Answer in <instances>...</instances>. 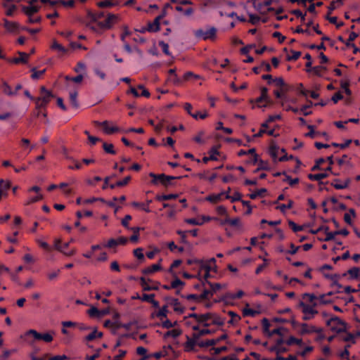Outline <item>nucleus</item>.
Wrapping results in <instances>:
<instances>
[{"mask_svg":"<svg viewBox=\"0 0 360 360\" xmlns=\"http://www.w3.org/2000/svg\"><path fill=\"white\" fill-rule=\"evenodd\" d=\"M117 16L112 13H108L107 18L103 21H98L96 25L89 22L86 26L94 32L101 34L104 30H110L115 22Z\"/></svg>","mask_w":360,"mask_h":360,"instance_id":"f257e3e1","label":"nucleus"},{"mask_svg":"<svg viewBox=\"0 0 360 360\" xmlns=\"http://www.w3.org/2000/svg\"><path fill=\"white\" fill-rule=\"evenodd\" d=\"M149 176L152 178L151 184L153 185H158V184H161L165 187H168L169 186L172 185V181L174 179H179L182 178L181 176H167L165 174H156L153 172L149 173Z\"/></svg>","mask_w":360,"mask_h":360,"instance_id":"f03ea898","label":"nucleus"},{"mask_svg":"<svg viewBox=\"0 0 360 360\" xmlns=\"http://www.w3.org/2000/svg\"><path fill=\"white\" fill-rule=\"evenodd\" d=\"M40 94L41 96L36 98L35 101L36 108L37 110L45 108L50 102L51 98L53 97V94L51 91L47 90L45 86L40 88Z\"/></svg>","mask_w":360,"mask_h":360,"instance_id":"7ed1b4c3","label":"nucleus"},{"mask_svg":"<svg viewBox=\"0 0 360 360\" xmlns=\"http://www.w3.org/2000/svg\"><path fill=\"white\" fill-rule=\"evenodd\" d=\"M327 326H330L331 330L337 333L346 331L345 323L337 316L328 319L326 322Z\"/></svg>","mask_w":360,"mask_h":360,"instance_id":"20e7f679","label":"nucleus"},{"mask_svg":"<svg viewBox=\"0 0 360 360\" xmlns=\"http://www.w3.org/2000/svg\"><path fill=\"white\" fill-rule=\"evenodd\" d=\"M217 29L214 27H210L209 29L204 30L199 29L195 31L194 34L195 37L202 39L204 40H214L216 38Z\"/></svg>","mask_w":360,"mask_h":360,"instance_id":"39448f33","label":"nucleus"},{"mask_svg":"<svg viewBox=\"0 0 360 360\" xmlns=\"http://www.w3.org/2000/svg\"><path fill=\"white\" fill-rule=\"evenodd\" d=\"M279 153V147L276 144H271L269 147V153L270 156L272 158L274 162H285L288 160V155L287 153H283L282 156L278 158V155Z\"/></svg>","mask_w":360,"mask_h":360,"instance_id":"423d86ee","label":"nucleus"},{"mask_svg":"<svg viewBox=\"0 0 360 360\" xmlns=\"http://www.w3.org/2000/svg\"><path fill=\"white\" fill-rule=\"evenodd\" d=\"M300 333L301 335L310 334V333H320L323 331L322 328H316L314 326H309L307 323H302L300 324Z\"/></svg>","mask_w":360,"mask_h":360,"instance_id":"0eeeda50","label":"nucleus"},{"mask_svg":"<svg viewBox=\"0 0 360 360\" xmlns=\"http://www.w3.org/2000/svg\"><path fill=\"white\" fill-rule=\"evenodd\" d=\"M227 338H228V335L225 333V334L221 335V336H219L217 338L200 342L199 347L201 348H205V347H208L210 346H214V345H217L218 342H219L220 341L225 340Z\"/></svg>","mask_w":360,"mask_h":360,"instance_id":"6e6552de","label":"nucleus"},{"mask_svg":"<svg viewBox=\"0 0 360 360\" xmlns=\"http://www.w3.org/2000/svg\"><path fill=\"white\" fill-rule=\"evenodd\" d=\"M110 313L109 309H104L102 310L98 309L96 307H91L89 311L88 314L91 317H97L101 318L105 315H107Z\"/></svg>","mask_w":360,"mask_h":360,"instance_id":"1a4fd4ad","label":"nucleus"},{"mask_svg":"<svg viewBox=\"0 0 360 360\" xmlns=\"http://www.w3.org/2000/svg\"><path fill=\"white\" fill-rule=\"evenodd\" d=\"M165 12L164 11L161 15L157 16L153 22L148 23V31L150 32H155L160 30V21L164 18Z\"/></svg>","mask_w":360,"mask_h":360,"instance_id":"9d476101","label":"nucleus"},{"mask_svg":"<svg viewBox=\"0 0 360 360\" xmlns=\"http://www.w3.org/2000/svg\"><path fill=\"white\" fill-rule=\"evenodd\" d=\"M94 123L98 126H103L104 132L108 134H111L120 131V129L117 127H109L108 121H104L103 122L95 121Z\"/></svg>","mask_w":360,"mask_h":360,"instance_id":"9b49d317","label":"nucleus"},{"mask_svg":"<svg viewBox=\"0 0 360 360\" xmlns=\"http://www.w3.org/2000/svg\"><path fill=\"white\" fill-rule=\"evenodd\" d=\"M299 307L302 309L304 314H311V316H314V314H318V311L314 309V307L313 305L307 304L302 301L300 302Z\"/></svg>","mask_w":360,"mask_h":360,"instance_id":"f8f14e48","label":"nucleus"},{"mask_svg":"<svg viewBox=\"0 0 360 360\" xmlns=\"http://www.w3.org/2000/svg\"><path fill=\"white\" fill-rule=\"evenodd\" d=\"M140 284L144 291H150V290H157L159 288V283H157L154 285H148L147 283V280L144 277L140 278Z\"/></svg>","mask_w":360,"mask_h":360,"instance_id":"ddd939ff","label":"nucleus"},{"mask_svg":"<svg viewBox=\"0 0 360 360\" xmlns=\"http://www.w3.org/2000/svg\"><path fill=\"white\" fill-rule=\"evenodd\" d=\"M212 316V313L208 312L203 314H199V320L198 323L202 324L204 327H208L210 326L211 318Z\"/></svg>","mask_w":360,"mask_h":360,"instance_id":"4468645a","label":"nucleus"},{"mask_svg":"<svg viewBox=\"0 0 360 360\" xmlns=\"http://www.w3.org/2000/svg\"><path fill=\"white\" fill-rule=\"evenodd\" d=\"M347 274L349 275L350 279H357L360 276V269L356 266H354L349 269L347 272H345L342 276H346Z\"/></svg>","mask_w":360,"mask_h":360,"instance_id":"2eb2a0df","label":"nucleus"},{"mask_svg":"<svg viewBox=\"0 0 360 360\" xmlns=\"http://www.w3.org/2000/svg\"><path fill=\"white\" fill-rule=\"evenodd\" d=\"M225 192H221L218 194H211L205 198V200L211 203H217L221 200L222 196L225 195Z\"/></svg>","mask_w":360,"mask_h":360,"instance_id":"dca6fc26","label":"nucleus"},{"mask_svg":"<svg viewBox=\"0 0 360 360\" xmlns=\"http://www.w3.org/2000/svg\"><path fill=\"white\" fill-rule=\"evenodd\" d=\"M4 25L9 32H15L19 28V25L17 22L9 21L7 19L4 20Z\"/></svg>","mask_w":360,"mask_h":360,"instance_id":"f3484780","label":"nucleus"},{"mask_svg":"<svg viewBox=\"0 0 360 360\" xmlns=\"http://www.w3.org/2000/svg\"><path fill=\"white\" fill-rule=\"evenodd\" d=\"M186 339L187 340L184 344V351L186 352L195 351V347L198 345V344L191 340L188 335H186Z\"/></svg>","mask_w":360,"mask_h":360,"instance_id":"a211bd4d","label":"nucleus"},{"mask_svg":"<svg viewBox=\"0 0 360 360\" xmlns=\"http://www.w3.org/2000/svg\"><path fill=\"white\" fill-rule=\"evenodd\" d=\"M20 57L13 58L10 62L18 64V63H27L29 55L24 52H19Z\"/></svg>","mask_w":360,"mask_h":360,"instance_id":"6ab92c4d","label":"nucleus"},{"mask_svg":"<svg viewBox=\"0 0 360 360\" xmlns=\"http://www.w3.org/2000/svg\"><path fill=\"white\" fill-rule=\"evenodd\" d=\"M328 176V172H323L319 174H309L307 177L311 181H319L320 184H322L323 182L320 181L321 179H325Z\"/></svg>","mask_w":360,"mask_h":360,"instance_id":"aec40b11","label":"nucleus"},{"mask_svg":"<svg viewBox=\"0 0 360 360\" xmlns=\"http://www.w3.org/2000/svg\"><path fill=\"white\" fill-rule=\"evenodd\" d=\"M162 267L160 264H154L150 266H148L142 269L141 272L143 274H150L161 270Z\"/></svg>","mask_w":360,"mask_h":360,"instance_id":"412c9836","label":"nucleus"},{"mask_svg":"<svg viewBox=\"0 0 360 360\" xmlns=\"http://www.w3.org/2000/svg\"><path fill=\"white\" fill-rule=\"evenodd\" d=\"M171 305L174 307V311L178 314H183L184 312V308L181 306V304L178 299L176 298H171L170 299Z\"/></svg>","mask_w":360,"mask_h":360,"instance_id":"4be33fe9","label":"nucleus"},{"mask_svg":"<svg viewBox=\"0 0 360 360\" xmlns=\"http://www.w3.org/2000/svg\"><path fill=\"white\" fill-rule=\"evenodd\" d=\"M339 181L340 179H334V182L331 183V186L337 190H342L348 187L350 183V179H347L344 184H338Z\"/></svg>","mask_w":360,"mask_h":360,"instance_id":"5701e85b","label":"nucleus"},{"mask_svg":"<svg viewBox=\"0 0 360 360\" xmlns=\"http://www.w3.org/2000/svg\"><path fill=\"white\" fill-rule=\"evenodd\" d=\"M39 11V7L37 6H22V11L28 16H32L33 14L37 13Z\"/></svg>","mask_w":360,"mask_h":360,"instance_id":"b1692460","label":"nucleus"},{"mask_svg":"<svg viewBox=\"0 0 360 360\" xmlns=\"http://www.w3.org/2000/svg\"><path fill=\"white\" fill-rule=\"evenodd\" d=\"M11 186V183L10 181H4V179L0 180V189L2 190V193L4 196H6L8 194V191L10 189Z\"/></svg>","mask_w":360,"mask_h":360,"instance_id":"393cba45","label":"nucleus"},{"mask_svg":"<svg viewBox=\"0 0 360 360\" xmlns=\"http://www.w3.org/2000/svg\"><path fill=\"white\" fill-rule=\"evenodd\" d=\"M103 337V333L97 331L96 329H94L91 333H89L88 335H86L84 338L85 341L90 342L96 338H101Z\"/></svg>","mask_w":360,"mask_h":360,"instance_id":"a878e982","label":"nucleus"},{"mask_svg":"<svg viewBox=\"0 0 360 360\" xmlns=\"http://www.w3.org/2000/svg\"><path fill=\"white\" fill-rule=\"evenodd\" d=\"M88 16L91 19L92 22H98L99 19L105 17V13L103 11H100L94 13L91 11H89Z\"/></svg>","mask_w":360,"mask_h":360,"instance_id":"bb28decb","label":"nucleus"},{"mask_svg":"<svg viewBox=\"0 0 360 360\" xmlns=\"http://www.w3.org/2000/svg\"><path fill=\"white\" fill-rule=\"evenodd\" d=\"M244 295V292L243 290H239L236 294H233L231 292H227L224 295L225 300H236L241 298Z\"/></svg>","mask_w":360,"mask_h":360,"instance_id":"cd10ccee","label":"nucleus"},{"mask_svg":"<svg viewBox=\"0 0 360 360\" xmlns=\"http://www.w3.org/2000/svg\"><path fill=\"white\" fill-rule=\"evenodd\" d=\"M178 196H179L178 194H173V193L167 194V195L163 194V195H156L155 199L158 201H163V200H169L176 199L178 198Z\"/></svg>","mask_w":360,"mask_h":360,"instance_id":"c85d7f7f","label":"nucleus"},{"mask_svg":"<svg viewBox=\"0 0 360 360\" xmlns=\"http://www.w3.org/2000/svg\"><path fill=\"white\" fill-rule=\"evenodd\" d=\"M182 331L179 329H173L171 330H168L164 335V338L167 339L169 337H172L174 338H176L181 334Z\"/></svg>","mask_w":360,"mask_h":360,"instance_id":"c756f323","label":"nucleus"},{"mask_svg":"<svg viewBox=\"0 0 360 360\" xmlns=\"http://www.w3.org/2000/svg\"><path fill=\"white\" fill-rule=\"evenodd\" d=\"M210 324L217 325L219 326H222L224 324V321L220 316L217 315L216 314L212 313V316L210 320Z\"/></svg>","mask_w":360,"mask_h":360,"instance_id":"7c9ffc66","label":"nucleus"},{"mask_svg":"<svg viewBox=\"0 0 360 360\" xmlns=\"http://www.w3.org/2000/svg\"><path fill=\"white\" fill-rule=\"evenodd\" d=\"M302 298L303 299L307 298L308 301L311 304V305H313L314 307L317 306V303L315 301L318 299V297H316L314 294H310V293H307V292L304 293L302 295Z\"/></svg>","mask_w":360,"mask_h":360,"instance_id":"2f4dec72","label":"nucleus"},{"mask_svg":"<svg viewBox=\"0 0 360 360\" xmlns=\"http://www.w3.org/2000/svg\"><path fill=\"white\" fill-rule=\"evenodd\" d=\"M285 343L290 346V345H292L294 344H296L300 347H302L303 345V342H302V339H298V338H295L294 336H290L286 341H285Z\"/></svg>","mask_w":360,"mask_h":360,"instance_id":"473e14b6","label":"nucleus"},{"mask_svg":"<svg viewBox=\"0 0 360 360\" xmlns=\"http://www.w3.org/2000/svg\"><path fill=\"white\" fill-rule=\"evenodd\" d=\"M77 95L78 94L77 91H72L70 93V102L75 108H78L79 107V103L77 100Z\"/></svg>","mask_w":360,"mask_h":360,"instance_id":"72a5a7b5","label":"nucleus"},{"mask_svg":"<svg viewBox=\"0 0 360 360\" xmlns=\"http://www.w3.org/2000/svg\"><path fill=\"white\" fill-rule=\"evenodd\" d=\"M2 91L3 92L8 96H15L16 95V92L12 91L11 86L6 82H3L2 84Z\"/></svg>","mask_w":360,"mask_h":360,"instance_id":"f704fd0d","label":"nucleus"},{"mask_svg":"<svg viewBox=\"0 0 360 360\" xmlns=\"http://www.w3.org/2000/svg\"><path fill=\"white\" fill-rule=\"evenodd\" d=\"M193 106L189 103H186L184 104V110L187 112L188 115H190L193 118L198 120V114L192 112Z\"/></svg>","mask_w":360,"mask_h":360,"instance_id":"c9c22d12","label":"nucleus"},{"mask_svg":"<svg viewBox=\"0 0 360 360\" xmlns=\"http://www.w3.org/2000/svg\"><path fill=\"white\" fill-rule=\"evenodd\" d=\"M259 167L257 169L255 170V172H257L259 170H265V171H269L270 167L269 165V163L267 162H265L262 160H259Z\"/></svg>","mask_w":360,"mask_h":360,"instance_id":"e433bc0d","label":"nucleus"},{"mask_svg":"<svg viewBox=\"0 0 360 360\" xmlns=\"http://www.w3.org/2000/svg\"><path fill=\"white\" fill-rule=\"evenodd\" d=\"M273 84L281 89L284 87H287V84L285 82L284 79L282 77H276L273 79Z\"/></svg>","mask_w":360,"mask_h":360,"instance_id":"4c0bfd02","label":"nucleus"},{"mask_svg":"<svg viewBox=\"0 0 360 360\" xmlns=\"http://www.w3.org/2000/svg\"><path fill=\"white\" fill-rule=\"evenodd\" d=\"M103 148L107 153L112 155L116 154V151L114 150V146L112 143H103Z\"/></svg>","mask_w":360,"mask_h":360,"instance_id":"58836bf2","label":"nucleus"},{"mask_svg":"<svg viewBox=\"0 0 360 360\" xmlns=\"http://www.w3.org/2000/svg\"><path fill=\"white\" fill-rule=\"evenodd\" d=\"M131 231H133L134 234L130 237L129 240L132 243H136L138 241L139 237V227H132L130 229Z\"/></svg>","mask_w":360,"mask_h":360,"instance_id":"ea45409f","label":"nucleus"},{"mask_svg":"<svg viewBox=\"0 0 360 360\" xmlns=\"http://www.w3.org/2000/svg\"><path fill=\"white\" fill-rule=\"evenodd\" d=\"M293 201L292 200H289L288 204H281L278 205L276 209L279 210L282 212H285L286 210L290 209L293 206Z\"/></svg>","mask_w":360,"mask_h":360,"instance_id":"a19ab883","label":"nucleus"},{"mask_svg":"<svg viewBox=\"0 0 360 360\" xmlns=\"http://www.w3.org/2000/svg\"><path fill=\"white\" fill-rule=\"evenodd\" d=\"M241 197L242 195L238 192H236L233 196L229 195L228 193L225 194L226 199H230L231 202H234L236 201H240Z\"/></svg>","mask_w":360,"mask_h":360,"instance_id":"79ce46f5","label":"nucleus"},{"mask_svg":"<svg viewBox=\"0 0 360 360\" xmlns=\"http://www.w3.org/2000/svg\"><path fill=\"white\" fill-rule=\"evenodd\" d=\"M185 285V283L181 281L179 278L176 277L174 281L171 283L172 288H182Z\"/></svg>","mask_w":360,"mask_h":360,"instance_id":"37998d69","label":"nucleus"},{"mask_svg":"<svg viewBox=\"0 0 360 360\" xmlns=\"http://www.w3.org/2000/svg\"><path fill=\"white\" fill-rule=\"evenodd\" d=\"M326 67L322 65L315 66L311 68V71H313V72L319 77H321L322 72L326 71Z\"/></svg>","mask_w":360,"mask_h":360,"instance_id":"c03bdc74","label":"nucleus"},{"mask_svg":"<svg viewBox=\"0 0 360 360\" xmlns=\"http://www.w3.org/2000/svg\"><path fill=\"white\" fill-rule=\"evenodd\" d=\"M266 191H267L266 188H260L250 194L249 196L251 199H255L257 197L263 196L264 193H265Z\"/></svg>","mask_w":360,"mask_h":360,"instance_id":"a18cd8bd","label":"nucleus"},{"mask_svg":"<svg viewBox=\"0 0 360 360\" xmlns=\"http://www.w3.org/2000/svg\"><path fill=\"white\" fill-rule=\"evenodd\" d=\"M134 255L140 262H143L145 259L143 249L141 248L135 249L134 250Z\"/></svg>","mask_w":360,"mask_h":360,"instance_id":"49530a36","label":"nucleus"},{"mask_svg":"<svg viewBox=\"0 0 360 360\" xmlns=\"http://www.w3.org/2000/svg\"><path fill=\"white\" fill-rule=\"evenodd\" d=\"M51 49L57 50L63 53H65L68 51L67 49H65L61 44H58L56 41H53Z\"/></svg>","mask_w":360,"mask_h":360,"instance_id":"de8ad7c7","label":"nucleus"},{"mask_svg":"<svg viewBox=\"0 0 360 360\" xmlns=\"http://www.w3.org/2000/svg\"><path fill=\"white\" fill-rule=\"evenodd\" d=\"M269 350L271 352H274L276 353V354H278L279 353H284L288 352V349L284 347H281L278 345H274L269 348Z\"/></svg>","mask_w":360,"mask_h":360,"instance_id":"09e8293b","label":"nucleus"},{"mask_svg":"<svg viewBox=\"0 0 360 360\" xmlns=\"http://www.w3.org/2000/svg\"><path fill=\"white\" fill-rule=\"evenodd\" d=\"M307 128L309 129V131L305 134V136L307 137L314 139L316 135L319 134V132L315 131V126L314 125L309 124L307 125Z\"/></svg>","mask_w":360,"mask_h":360,"instance_id":"8fccbe9b","label":"nucleus"},{"mask_svg":"<svg viewBox=\"0 0 360 360\" xmlns=\"http://www.w3.org/2000/svg\"><path fill=\"white\" fill-rule=\"evenodd\" d=\"M283 181L288 182L290 186H293L299 183L300 179L298 178L292 179L290 176L286 174L285 176V179H283Z\"/></svg>","mask_w":360,"mask_h":360,"instance_id":"3c124183","label":"nucleus"},{"mask_svg":"<svg viewBox=\"0 0 360 360\" xmlns=\"http://www.w3.org/2000/svg\"><path fill=\"white\" fill-rule=\"evenodd\" d=\"M41 333H39L37 330L33 329L29 330L25 334L26 336L32 335L34 338V339L37 340H41Z\"/></svg>","mask_w":360,"mask_h":360,"instance_id":"603ef678","label":"nucleus"},{"mask_svg":"<svg viewBox=\"0 0 360 360\" xmlns=\"http://www.w3.org/2000/svg\"><path fill=\"white\" fill-rule=\"evenodd\" d=\"M274 94L276 98L282 99L284 101H288V96L282 93L280 89H276L274 91Z\"/></svg>","mask_w":360,"mask_h":360,"instance_id":"864d4df0","label":"nucleus"},{"mask_svg":"<svg viewBox=\"0 0 360 360\" xmlns=\"http://www.w3.org/2000/svg\"><path fill=\"white\" fill-rule=\"evenodd\" d=\"M229 315L231 316V320L229 321V323L233 324L238 322L240 320V317L236 313L233 311H229Z\"/></svg>","mask_w":360,"mask_h":360,"instance_id":"5fc2aeb1","label":"nucleus"},{"mask_svg":"<svg viewBox=\"0 0 360 360\" xmlns=\"http://www.w3.org/2000/svg\"><path fill=\"white\" fill-rule=\"evenodd\" d=\"M288 225L294 232H298L303 230V226L297 225L293 221L289 220Z\"/></svg>","mask_w":360,"mask_h":360,"instance_id":"6e6d98bb","label":"nucleus"},{"mask_svg":"<svg viewBox=\"0 0 360 360\" xmlns=\"http://www.w3.org/2000/svg\"><path fill=\"white\" fill-rule=\"evenodd\" d=\"M258 312L250 308H245L243 310V314L244 316H255Z\"/></svg>","mask_w":360,"mask_h":360,"instance_id":"4d7b16f0","label":"nucleus"},{"mask_svg":"<svg viewBox=\"0 0 360 360\" xmlns=\"http://www.w3.org/2000/svg\"><path fill=\"white\" fill-rule=\"evenodd\" d=\"M326 233V238L324 239H320L321 240L323 241H330L335 240V236H336L335 231L334 232H330L328 231H325Z\"/></svg>","mask_w":360,"mask_h":360,"instance_id":"13d9d810","label":"nucleus"},{"mask_svg":"<svg viewBox=\"0 0 360 360\" xmlns=\"http://www.w3.org/2000/svg\"><path fill=\"white\" fill-rule=\"evenodd\" d=\"M312 105H313V103L309 101L308 104L304 105L301 108L300 111L303 113V115L304 116H307V115L311 114V111H307V110H308V108H309L311 106H312Z\"/></svg>","mask_w":360,"mask_h":360,"instance_id":"bf43d9fd","label":"nucleus"},{"mask_svg":"<svg viewBox=\"0 0 360 360\" xmlns=\"http://www.w3.org/2000/svg\"><path fill=\"white\" fill-rule=\"evenodd\" d=\"M158 44L159 46L162 48V50L165 54H166L167 56H170V52L169 51V45L167 43L164 42L163 41H159Z\"/></svg>","mask_w":360,"mask_h":360,"instance_id":"052dcab7","label":"nucleus"},{"mask_svg":"<svg viewBox=\"0 0 360 360\" xmlns=\"http://www.w3.org/2000/svg\"><path fill=\"white\" fill-rule=\"evenodd\" d=\"M136 353L139 355L143 356V360L147 359L149 356L146 354L147 349L143 347H139L136 349Z\"/></svg>","mask_w":360,"mask_h":360,"instance_id":"680f3d73","label":"nucleus"},{"mask_svg":"<svg viewBox=\"0 0 360 360\" xmlns=\"http://www.w3.org/2000/svg\"><path fill=\"white\" fill-rule=\"evenodd\" d=\"M291 53H292L291 56H288V58H287L288 60H296L301 56V52L300 51H296L292 50L291 51Z\"/></svg>","mask_w":360,"mask_h":360,"instance_id":"e2e57ef3","label":"nucleus"},{"mask_svg":"<svg viewBox=\"0 0 360 360\" xmlns=\"http://www.w3.org/2000/svg\"><path fill=\"white\" fill-rule=\"evenodd\" d=\"M177 324V322L175 321L174 323H172L171 321H169V319H167L164 321H162V326L164 328H167V329H169V328H173L174 326H175Z\"/></svg>","mask_w":360,"mask_h":360,"instance_id":"0e129e2a","label":"nucleus"},{"mask_svg":"<svg viewBox=\"0 0 360 360\" xmlns=\"http://www.w3.org/2000/svg\"><path fill=\"white\" fill-rule=\"evenodd\" d=\"M262 323L264 333L268 334L270 332V330H269L270 323H269V320L266 318H264L262 321Z\"/></svg>","mask_w":360,"mask_h":360,"instance_id":"69168bd1","label":"nucleus"},{"mask_svg":"<svg viewBox=\"0 0 360 360\" xmlns=\"http://www.w3.org/2000/svg\"><path fill=\"white\" fill-rule=\"evenodd\" d=\"M167 307L163 306L158 312L157 316L160 317V319L167 317Z\"/></svg>","mask_w":360,"mask_h":360,"instance_id":"338daca9","label":"nucleus"},{"mask_svg":"<svg viewBox=\"0 0 360 360\" xmlns=\"http://www.w3.org/2000/svg\"><path fill=\"white\" fill-rule=\"evenodd\" d=\"M200 269L205 270V272H210L213 269L212 266L207 262H200Z\"/></svg>","mask_w":360,"mask_h":360,"instance_id":"774afa93","label":"nucleus"}]
</instances>
